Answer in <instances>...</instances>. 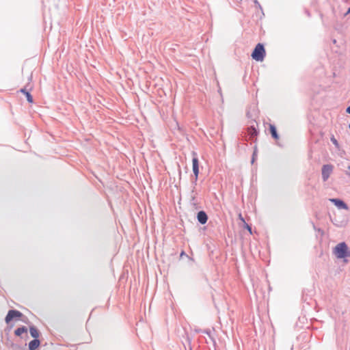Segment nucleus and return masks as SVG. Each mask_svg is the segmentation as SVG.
I'll list each match as a JSON object with an SVG mask.
<instances>
[{
	"mask_svg": "<svg viewBox=\"0 0 350 350\" xmlns=\"http://www.w3.org/2000/svg\"><path fill=\"white\" fill-rule=\"evenodd\" d=\"M312 226H313L314 229L317 230L316 226H314V224L313 223H312Z\"/></svg>",
	"mask_w": 350,
	"mask_h": 350,
	"instance_id": "bb28decb",
	"label": "nucleus"
},
{
	"mask_svg": "<svg viewBox=\"0 0 350 350\" xmlns=\"http://www.w3.org/2000/svg\"><path fill=\"white\" fill-rule=\"evenodd\" d=\"M29 333L31 336L33 338V339H38L40 334V331L33 325L29 326Z\"/></svg>",
	"mask_w": 350,
	"mask_h": 350,
	"instance_id": "1a4fd4ad",
	"label": "nucleus"
},
{
	"mask_svg": "<svg viewBox=\"0 0 350 350\" xmlns=\"http://www.w3.org/2000/svg\"><path fill=\"white\" fill-rule=\"evenodd\" d=\"M346 112L347 113L350 114V105L347 107Z\"/></svg>",
	"mask_w": 350,
	"mask_h": 350,
	"instance_id": "412c9836",
	"label": "nucleus"
},
{
	"mask_svg": "<svg viewBox=\"0 0 350 350\" xmlns=\"http://www.w3.org/2000/svg\"><path fill=\"white\" fill-rule=\"evenodd\" d=\"M349 14H350V7L348 8V10H347V12L345 13V15L346 16V15H347Z\"/></svg>",
	"mask_w": 350,
	"mask_h": 350,
	"instance_id": "5701e85b",
	"label": "nucleus"
},
{
	"mask_svg": "<svg viewBox=\"0 0 350 350\" xmlns=\"http://www.w3.org/2000/svg\"><path fill=\"white\" fill-rule=\"evenodd\" d=\"M190 350H192L191 348L190 349Z\"/></svg>",
	"mask_w": 350,
	"mask_h": 350,
	"instance_id": "473e14b6",
	"label": "nucleus"
},
{
	"mask_svg": "<svg viewBox=\"0 0 350 350\" xmlns=\"http://www.w3.org/2000/svg\"><path fill=\"white\" fill-rule=\"evenodd\" d=\"M266 55L263 44L258 43L252 53V57L257 62H262Z\"/></svg>",
	"mask_w": 350,
	"mask_h": 350,
	"instance_id": "7ed1b4c3",
	"label": "nucleus"
},
{
	"mask_svg": "<svg viewBox=\"0 0 350 350\" xmlns=\"http://www.w3.org/2000/svg\"><path fill=\"white\" fill-rule=\"evenodd\" d=\"M306 14H308V16H310V14L308 12H306Z\"/></svg>",
	"mask_w": 350,
	"mask_h": 350,
	"instance_id": "c85d7f7f",
	"label": "nucleus"
},
{
	"mask_svg": "<svg viewBox=\"0 0 350 350\" xmlns=\"http://www.w3.org/2000/svg\"><path fill=\"white\" fill-rule=\"evenodd\" d=\"M257 146H255L254 148V151H253V153H252V159H251V163L252 164H254L256 158H257Z\"/></svg>",
	"mask_w": 350,
	"mask_h": 350,
	"instance_id": "4468645a",
	"label": "nucleus"
},
{
	"mask_svg": "<svg viewBox=\"0 0 350 350\" xmlns=\"http://www.w3.org/2000/svg\"><path fill=\"white\" fill-rule=\"evenodd\" d=\"M183 256L188 257V256L186 254V253L184 251H182L180 252V256L182 258Z\"/></svg>",
	"mask_w": 350,
	"mask_h": 350,
	"instance_id": "aec40b11",
	"label": "nucleus"
},
{
	"mask_svg": "<svg viewBox=\"0 0 350 350\" xmlns=\"http://www.w3.org/2000/svg\"><path fill=\"white\" fill-rule=\"evenodd\" d=\"M193 156L192 158V170L194 176H196V180H198V175H199V160L198 158V154L196 152L193 151L191 152Z\"/></svg>",
	"mask_w": 350,
	"mask_h": 350,
	"instance_id": "39448f33",
	"label": "nucleus"
},
{
	"mask_svg": "<svg viewBox=\"0 0 350 350\" xmlns=\"http://www.w3.org/2000/svg\"><path fill=\"white\" fill-rule=\"evenodd\" d=\"M245 228L252 234V227L245 222Z\"/></svg>",
	"mask_w": 350,
	"mask_h": 350,
	"instance_id": "a211bd4d",
	"label": "nucleus"
},
{
	"mask_svg": "<svg viewBox=\"0 0 350 350\" xmlns=\"http://www.w3.org/2000/svg\"><path fill=\"white\" fill-rule=\"evenodd\" d=\"M271 135V137L276 141V144L282 148L284 146V144L282 142H280V135L279 133H270Z\"/></svg>",
	"mask_w": 350,
	"mask_h": 350,
	"instance_id": "ddd939ff",
	"label": "nucleus"
},
{
	"mask_svg": "<svg viewBox=\"0 0 350 350\" xmlns=\"http://www.w3.org/2000/svg\"><path fill=\"white\" fill-rule=\"evenodd\" d=\"M333 168L334 167L332 164H325L323 165L321 169V175L323 181H326L329 178L333 171Z\"/></svg>",
	"mask_w": 350,
	"mask_h": 350,
	"instance_id": "423d86ee",
	"label": "nucleus"
},
{
	"mask_svg": "<svg viewBox=\"0 0 350 350\" xmlns=\"http://www.w3.org/2000/svg\"><path fill=\"white\" fill-rule=\"evenodd\" d=\"M251 133L252 134L253 137H256L259 133L256 132V133Z\"/></svg>",
	"mask_w": 350,
	"mask_h": 350,
	"instance_id": "4be33fe9",
	"label": "nucleus"
},
{
	"mask_svg": "<svg viewBox=\"0 0 350 350\" xmlns=\"http://www.w3.org/2000/svg\"><path fill=\"white\" fill-rule=\"evenodd\" d=\"M196 200V196H191V201H194Z\"/></svg>",
	"mask_w": 350,
	"mask_h": 350,
	"instance_id": "b1692460",
	"label": "nucleus"
},
{
	"mask_svg": "<svg viewBox=\"0 0 350 350\" xmlns=\"http://www.w3.org/2000/svg\"><path fill=\"white\" fill-rule=\"evenodd\" d=\"M40 345V340L39 339H33L28 344L29 350H36Z\"/></svg>",
	"mask_w": 350,
	"mask_h": 350,
	"instance_id": "9d476101",
	"label": "nucleus"
},
{
	"mask_svg": "<svg viewBox=\"0 0 350 350\" xmlns=\"http://www.w3.org/2000/svg\"><path fill=\"white\" fill-rule=\"evenodd\" d=\"M196 218L200 224L204 225L207 222L208 217L204 211H200L197 213Z\"/></svg>",
	"mask_w": 350,
	"mask_h": 350,
	"instance_id": "6e6552de",
	"label": "nucleus"
},
{
	"mask_svg": "<svg viewBox=\"0 0 350 350\" xmlns=\"http://www.w3.org/2000/svg\"><path fill=\"white\" fill-rule=\"evenodd\" d=\"M27 327L22 325L14 330V334L16 336H21L23 334L27 333Z\"/></svg>",
	"mask_w": 350,
	"mask_h": 350,
	"instance_id": "f8f14e48",
	"label": "nucleus"
},
{
	"mask_svg": "<svg viewBox=\"0 0 350 350\" xmlns=\"http://www.w3.org/2000/svg\"><path fill=\"white\" fill-rule=\"evenodd\" d=\"M347 174L350 176V173H347Z\"/></svg>",
	"mask_w": 350,
	"mask_h": 350,
	"instance_id": "7c9ffc66",
	"label": "nucleus"
},
{
	"mask_svg": "<svg viewBox=\"0 0 350 350\" xmlns=\"http://www.w3.org/2000/svg\"><path fill=\"white\" fill-rule=\"evenodd\" d=\"M239 217H240V219H241L242 221H244V219L242 217L241 215H239Z\"/></svg>",
	"mask_w": 350,
	"mask_h": 350,
	"instance_id": "a878e982",
	"label": "nucleus"
},
{
	"mask_svg": "<svg viewBox=\"0 0 350 350\" xmlns=\"http://www.w3.org/2000/svg\"><path fill=\"white\" fill-rule=\"evenodd\" d=\"M333 253L338 259H344L350 257V250L345 242L337 244L334 248Z\"/></svg>",
	"mask_w": 350,
	"mask_h": 350,
	"instance_id": "f03ea898",
	"label": "nucleus"
},
{
	"mask_svg": "<svg viewBox=\"0 0 350 350\" xmlns=\"http://www.w3.org/2000/svg\"><path fill=\"white\" fill-rule=\"evenodd\" d=\"M193 184L194 185H196V184H197V180H196V178H195V179H194V180L193 181Z\"/></svg>",
	"mask_w": 350,
	"mask_h": 350,
	"instance_id": "393cba45",
	"label": "nucleus"
},
{
	"mask_svg": "<svg viewBox=\"0 0 350 350\" xmlns=\"http://www.w3.org/2000/svg\"><path fill=\"white\" fill-rule=\"evenodd\" d=\"M269 131H277L276 127L274 124H269Z\"/></svg>",
	"mask_w": 350,
	"mask_h": 350,
	"instance_id": "f3484780",
	"label": "nucleus"
},
{
	"mask_svg": "<svg viewBox=\"0 0 350 350\" xmlns=\"http://www.w3.org/2000/svg\"><path fill=\"white\" fill-rule=\"evenodd\" d=\"M259 111L256 105L252 104L249 106L246 116L248 119V128L247 131H259L257 118H258Z\"/></svg>",
	"mask_w": 350,
	"mask_h": 350,
	"instance_id": "f257e3e1",
	"label": "nucleus"
},
{
	"mask_svg": "<svg viewBox=\"0 0 350 350\" xmlns=\"http://www.w3.org/2000/svg\"><path fill=\"white\" fill-rule=\"evenodd\" d=\"M254 4L256 5V7L259 8L260 10L262 9L261 5H260V4L258 1V0H254Z\"/></svg>",
	"mask_w": 350,
	"mask_h": 350,
	"instance_id": "6ab92c4d",
	"label": "nucleus"
},
{
	"mask_svg": "<svg viewBox=\"0 0 350 350\" xmlns=\"http://www.w3.org/2000/svg\"><path fill=\"white\" fill-rule=\"evenodd\" d=\"M20 92L25 95V97H26L27 100L28 101V103H32L33 102V99L32 95L31 94L29 91L26 89V88H21Z\"/></svg>",
	"mask_w": 350,
	"mask_h": 350,
	"instance_id": "9b49d317",
	"label": "nucleus"
},
{
	"mask_svg": "<svg viewBox=\"0 0 350 350\" xmlns=\"http://www.w3.org/2000/svg\"><path fill=\"white\" fill-rule=\"evenodd\" d=\"M333 42H334V43H336V40H333Z\"/></svg>",
	"mask_w": 350,
	"mask_h": 350,
	"instance_id": "c756f323",
	"label": "nucleus"
},
{
	"mask_svg": "<svg viewBox=\"0 0 350 350\" xmlns=\"http://www.w3.org/2000/svg\"><path fill=\"white\" fill-rule=\"evenodd\" d=\"M331 142L334 144L336 148L339 149L340 146L338 140L335 138L334 135H332L330 138Z\"/></svg>",
	"mask_w": 350,
	"mask_h": 350,
	"instance_id": "dca6fc26",
	"label": "nucleus"
},
{
	"mask_svg": "<svg viewBox=\"0 0 350 350\" xmlns=\"http://www.w3.org/2000/svg\"><path fill=\"white\" fill-rule=\"evenodd\" d=\"M22 321L24 322V323H27V321L24 320V319H22Z\"/></svg>",
	"mask_w": 350,
	"mask_h": 350,
	"instance_id": "cd10ccee",
	"label": "nucleus"
},
{
	"mask_svg": "<svg viewBox=\"0 0 350 350\" xmlns=\"http://www.w3.org/2000/svg\"><path fill=\"white\" fill-rule=\"evenodd\" d=\"M202 332L204 334H206V335L208 336V337L210 338V339L213 342H215V338L211 336V330L209 329H204L202 331Z\"/></svg>",
	"mask_w": 350,
	"mask_h": 350,
	"instance_id": "2eb2a0df",
	"label": "nucleus"
},
{
	"mask_svg": "<svg viewBox=\"0 0 350 350\" xmlns=\"http://www.w3.org/2000/svg\"><path fill=\"white\" fill-rule=\"evenodd\" d=\"M348 169L350 170V165L348 167Z\"/></svg>",
	"mask_w": 350,
	"mask_h": 350,
	"instance_id": "2f4dec72",
	"label": "nucleus"
},
{
	"mask_svg": "<svg viewBox=\"0 0 350 350\" xmlns=\"http://www.w3.org/2000/svg\"><path fill=\"white\" fill-rule=\"evenodd\" d=\"M329 200L334 204L338 209L348 210L349 206L342 200L340 198H329Z\"/></svg>",
	"mask_w": 350,
	"mask_h": 350,
	"instance_id": "0eeeda50",
	"label": "nucleus"
},
{
	"mask_svg": "<svg viewBox=\"0 0 350 350\" xmlns=\"http://www.w3.org/2000/svg\"><path fill=\"white\" fill-rule=\"evenodd\" d=\"M23 317V314L19 310L15 309L9 310L5 317V321L7 324H9L12 321L20 319Z\"/></svg>",
	"mask_w": 350,
	"mask_h": 350,
	"instance_id": "20e7f679",
	"label": "nucleus"
}]
</instances>
